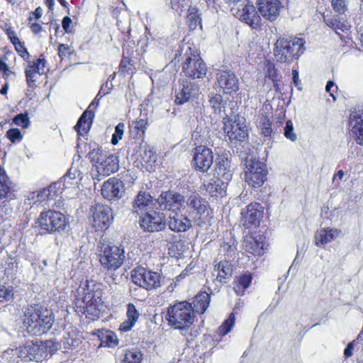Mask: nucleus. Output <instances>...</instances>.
<instances>
[{
    "label": "nucleus",
    "instance_id": "obj_1",
    "mask_svg": "<svg viewBox=\"0 0 363 363\" xmlns=\"http://www.w3.org/2000/svg\"><path fill=\"white\" fill-rule=\"evenodd\" d=\"M52 312L42 306H30L24 312L23 325L26 331L32 335L46 333L52 326Z\"/></svg>",
    "mask_w": 363,
    "mask_h": 363
},
{
    "label": "nucleus",
    "instance_id": "obj_52",
    "mask_svg": "<svg viewBox=\"0 0 363 363\" xmlns=\"http://www.w3.org/2000/svg\"><path fill=\"white\" fill-rule=\"evenodd\" d=\"M43 14V10L40 6L37 7L34 11H30L27 18V26L33 23H39Z\"/></svg>",
    "mask_w": 363,
    "mask_h": 363
},
{
    "label": "nucleus",
    "instance_id": "obj_5",
    "mask_svg": "<svg viewBox=\"0 0 363 363\" xmlns=\"http://www.w3.org/2000/svg\"><path fill=\"white\" fill-rule=\"evenodd\" d=\"M101 297L102 291L100 289L88 291L82 298L77 299V312L92 320L98 319L105 310Z\"/></svg>",
    "mask_w": 363,
    "mask_h": 363
},
{
    "label": "nucleus",
    "instance_id": "obj_13",
    "mask_svg": "<svg viewBox=\"0 0 363 363\" xmlns=\"http://www.w3.org/2000/svg\"><path fill=\"white\" fill-rule=\"evenodd\" d=\"M185 202L184 196L174 191H164L156 199L157 208L168 210L172 213L179 212Z\"/></svg>",
    "mask_w": 363,
    "mask_h": 363
},
{
    "label": "nucleus",
    "instance_id": "obj_21",
    "mask_svg": "<svg viewBox=\"0 0 363 363\" xmlns=\"http://www.w3.org/2000/svg\"><path fill=\"white\" fill-rule=\"evenodd\" d=\"M218 86L227 94L238 90V80L236 76L229 71L220 70L216 74Z\"/></svg>",
    "mask_w": 363,
    "mask_h": 363
},
{
    "label": "nucleus",
    "instance_id": "obj_31",
    "mask_svg": "<svg viewBox=\"0 0 363 363\" xmlns=\"http://www.w3.org/2000/svg\"><path fill=\"white\" fill-rule=\"evenodd\" d=\"M186 204L199 216L203 215L207 211L208 202L196 193H192L188 197Z\"/></svg>",
    "mask_w": 363,
    "mask_h": 363
},
{
    "label": "nucleus",
    "instance_id": "obj_44",
    "mask_svg": "<svg viewBox=\"0 0 363 363\" xmlns=\"http://www.w3.org/2000/svg\"><path fill=\"white\" fill-rule=\"evenodd\" d=\"M143 359L141 352L137 349L127 350L123 358V363H140Z\"/></svg>",
    "mask_w": 363,
    "mask_h": 363
},
{
    "label": "nucleus",
    "instance_id": "obj_11",
    "mask_svg": "<svg viewBox=\"0 0 363 363\" xmlns=\"http://www.w3.org/2000/svg\"><path fill=\"white\" fill-rule=\"evenodd\" d=\"M73 167H71L67 173L57 182H62L63 185L60 190L57 191L56 199H55V206L58 207L61 204V201L65 199H73L77 196L79 189L77 183L73 182L76 178V173L72 172Z\"/></svg>",
    "mask_w": 363,
    "mask_h": 363
},
{
    "label": "nucleus",
    "instance_id": "obj_29",
    "mask_svg": "<svg viewBox=\"0 0 363 363\" xmlns=\"http://www.w3.org/2000/svg\"><path fill=\"white\" fill-rule=\"evenodd\" d=\"M230 11L233 15L240 21L250 25V0L233 3Z\"/></svg>",
    "mask_w": 363,
    "mask_h": 363
},
{
    "label": "nucleus",
    "instance_id": "obj_4",
    "mask_svg": "<svg viewBox=\"0 0 363 363\" xmlns=\"http://www.w3.org/2000/svg\"><path fill=\"white\" fill-rule=\"evenodd\" d=\"M42 233H62L69 226L68 218L60 211L48 210L41 212L35 221Z\"/></svg>",
    "mask_w": 363,
    "mask_h": 363
},
{
    "label": "nucleus",
    "instance_id": "obj_25",
    "mask_svg": "<svg viewBox=\"0 0 363 363\" xmlns=\"http://www.w3.org/2000/svg\"><path fill=\"white\" fill-rule=\"evenodd\" d=\"M252 238L251 254L260 257L264 254L265 250L268 247V244L265 241L266 238L263 235L260 234L253 235ZM262 262V259L257 258L255 261L253 262V264L255 265L254 268H257L261 265Z\"/></svg>",
    "mask_w": 363,
    "mask_h": 363
},
{
    "label": "nucleus",
    "instance_id": "obj_18",
    "mask_svg": "<svg viewBox=\"0 0 363 363\" xmlns=\"http://www.w3.org/2000/svg\"><path fill=\"white\" fill-rule=\"evenodd\" d=\"M18 357L23 360L41 362L45 359L41 342H28L18 349Z\"/></svg>",
    "mask_w": 363,
    "mask_h": 363
},
{
    "label": "nucleus",
    "instance_id": "obj_28",
    "mask_svg": "<svg viewBox=\"0 0 363 363\" xmlns=\"http://www.w3.org/2000/svg\"><path fill=\"white\" fill-rule=\"evenodd\" d=\"M351 131L355 136L357 143L363 145V115L354 113L350 117Z\"/></svg>",
    "mask_w": 363,
    "mask_h": 363
},
{
    "label": "nucleus",
    "instance_id": "obj_64",
    "mask_svg": "<svg viewBox=\"0 0 363 363\" xmlns=\"http://www.w3.org/2000/svg\"><path fill=\"white\" fill-rule=\"evenodd\" d=\"M5 33L6 34L11 44H14V43L19 40L16 30L11 26L6 28Z\"/></svg>",
    "mask_w": 363,
    "mask_h": 363
},
{
    "label": "nucleus",
    "instance_id": "obj_51",
    "mask_svg": "<svg viewBox=\"0 0 363 363\" xmlns=\"http://www.w3.org/2000/svg\"><path fill=\"white\" fill-rule=\"evenodd\" d=\"M13 123L18 126L22 127L23 128H28L30 125V119L28 113L17 114L13 118Z\"/></svg>",
    "mask_w": 363,
    "mask_h": 363
},
{
    "label": "nucleus",
    "instance_id": "obj_38",
    "mask_svg": "<svg viewBox=\"0 0 363 363\" xmlns=\"http://www.w3.org/2000/svg\"><path fill=\"white\" fill-rule=\"evenodd\" d=\"M216 273L217 278H220L221 281L223 279L231 275L232 267L230 264L226 260L220 261L218 263L214 268L213 275Z\"/></svg>",
    "mask_w": 363,
    "mask_h": 363
},
{
    "label": "nucleus",
    "instance_id": "obj_50",
    "mask_svg": "<svg viewBox=\"0 0 363 363\" xmlns=\"http://www.w3.org/2000/svg\"><path fill=\"white\" fill-rule=\"evenodd\" d=\"M125 129V124L123 122L118 123L116 128L115 132L112 135L111 138V143L113 145H116L118 143L119 140H121L123 138Z\"/></svg>",
    "mask_w": 363,
    "mask_h": 363
},
{
    "label": "nucleus",
    "instance_id": "obj_30",
    "mask_svg": "<svg viewBox=\"0 0 363 363\" xmlns=\"http://www.w3.org/2000/svg\"><path fill=\"white\" fill-rule=\"evenodd\" d=\"M118 160H96L95 169L99 176L106 177L116 172L119 168Z\"/></svg>",
    "mask_w": 363,
    "mask_h": 363
},
{
    "label": "nucleus",
    "instance_id": "obj_15",
    "mask_svg": "<svg viewBox=\"0 0 363 363\" xmlns=\"http://www.w3.org/2000/svg\"><path fill=\"white\" fill-rule=\"evenodd\" d=\"M223 130L230 141H243L248 136L246 126L230 117L223 118Z\"/></svg>",
    "mask_w": 363,
    "mask_h": 363
},
{
    "label": "nucleus",
    "instance_id": "obj_20",
    "mask_svg": "<svg viewBox=\"0 0 363 363\" xmlns=\"http://www.w3.org/2000/svg\"><path fill=\"white\" fill-rule=\"evenodd\" d=\"M257 4L259 13L271 21L277 18L283 7L279 0H257Z\"/></svg>",
    "mask_w": 363,
    "mask_h": 363
},
{
    "label": "nucleus",
    "instance_id": "obj_42",
    "mask_svg": "<svg viewBox=\"0 0 363 363\" xmlns=\"http://www.w3.org/2000/svg\"><path fill=\"white\" fill-rule=\"evenodd\" d=\"M186 21L190 30L201 26V18L196 9H192L186 16Z\"/></svg>",
    "mask_w": 363,
    "mask_h": 363
},
{
    "label": "nucleus",
    "instance_id": "obj_32",
    "mask_svg": "<svg viewBox=\"0 0 363 363\" xmlns=\"http://www.w3.org/2000/svg\"><path fill=\"white\" fill-rule=\"evenodd\" d=\"M139 316L140 313L135 308V305L128 303L127 306V320L121 324L119 329L124 332L130 330L135 325Z\"/></svg>",
    "mask_w": 363,
    "mask_h": 363
},
{
    "label": "nucleus",
    "instance_id": "obj_10",
    "mask_svg": "<svg viewBox=\"0 0 363 363\" xmlns=\"http://www.w3.org/2000/svg\"><path fill=\"white\" fill-rule=\"evenodd\" d=\"M131 277L134 284L146 290L155 289L160 286V274L144 267H140L133 269Z\"/></svg>",
    "mask_w": 363,
    "mask_h": 363
},
{
    "label": "nucleus",
    "instance_id": "obj_7",
    "mask_svg": "<svg viewBox=\"0 0 363 363\" xmlns=\"http://www.w3.org/2000/svg\"><path fill=\"white\" fill-rule=\"evenodd\" d=\"M124 248L121 245L103 243L99 250V262L107 270H116L123 263L125 259Z\"/></svg>",
    "mask_w": 363,
    "mask_h": 363
},
{
    "label": "nucleus",
    "instance_id": "obj_33",
    "mask_svg": "<svg viewBox=\"0 0 363 363\" xmlns=\"http://www.w3.org/2000/svg\"><path fill=\"white\" fill-rule=\"evenodd\" d=\"M210 295L206 291L199 293L193 301V311L194 313H203L209 306Z\"/></svg>",
    "mask_w": 363,
    "mask_h": 363
},
{
    "label": "nucleus",
    "instance_id": "obj_3",
    "mask_svg": "<svg viewBox=\"0 0 363 363\" xmlns=\"http://www.w3.org/2000/svg\"><path fill=\"white\" fill-rule=\"evenodd\" d=\"M305 41L302 38H294L288 40L279 38L274 44V55L280 63H291L305 51Z\"/></svg>",
    "mask_w": 363,
    "mask_h": 363
},
{
    "label": "nucleus",
    "instance_id": "obj_60",
    "mask_svg": "<svg viewBox=\"0 0 363 363\" xmlns=\"http://www.w3.org/2000/svg\"><path fill=\"white\" fill-rule=\"evenodd\" d=\"M332 6L333 10L340 14L345 13L347 8V1L346 0H333Z\"/></svg>",
    "mask_w": 363,
    "mask_h": 363
},
{
    "label": "nucleus",
    "instance_id": "obj_9",
    "mask_svg": "<svg viewBox=\"0 0 363 363\" xmlns=\"http://www.w3.org/2000/svg\"><path fill=\"white\" fill-rule=\"evenodd\" d=\"M62 185V182H56L47 188H44L40 191L30 192L27 196L26 203L30 206H33L37 203H44L48 206H55V199H56L57 192Z\"/></svg>",
    "mask_w": 363,
    "mask_h": 363
},
{
    "label": "nucleus",
    "instance_id": "obj_59",
    "mask_svg": "<svg viewBox=\"0 0 363 363\" xmlns=\"http://www.w3.org/2000/svg\"><path fill=\"white\" fill-rule=\"evenodd\" d=\"M284 136L291 141L296 140V135L294 131L293 123L291 121H287L284 128Z\"/></svg>",
    "mask_w": 363,
    "mask_h": 363
},
{
    "label": "nucleus",
    "instance_id": "obj_47",
    "mask_svg": "<svg viewBox=\"0 0 363 363\" xmlns=\"http://www.w3.org/2000/svg\"><path fill=\"white\" fill-rule=\"evenodd\" d=\"M17 54L26 62L30 60V55L25 46L24 42L20 39L12 44Z\"/></svg>",
    "mask_w": 363,
    "mask_h": 363
},
{
    "label": "nucleus",
    "instance_id": "obj_45",
    "mask_svg": "<svg viewBox=\"0 0 363 363\" xmlns=\"http://www.w3.org/2000/svg\"><path fill=\"white\" fill-rule=\"evenodd\" d=\"M235 317L234 313H230L228 318L224 320L223 324L218 328L217 333L221 336L227 335L230 332L235 325Z\"/></svg>",
    "mask_w": 363,
    "mask_h": 363
},
{
    "label": "nucleus",
    "instance_id": "obj_35",
    "mask_svg": "<svg viewBox=\"0 0 363 363\" xmlns=\"http://www.w3.org/2000/svg\"><path fill=\"white\" fill-rule=\"evenodd\" d=\"M135 72V63L130 56H125L124 51L118 65L119 75L125 77L127 74L133 75Z\"/></svg>",
    "mask_w": 363,
    "mask_h": 363
},
{
    "label": "nucleus",
    "instance_id": "obj_56",
    "mask_svg": "<svg viewBox=\"0 0 363 363\" xmlns=\"http://www.w3.org/2000/svg\"><path fill=\"white\" fill-rule=\"evenodd\" d=\"M13 297L12 287H6L0 285V303L4 301L11 300Z\"/></svg>",
    "mask_w": 363,
    "mask_h": 363
},
{
    "label": "nucleus",
    "instance_id": "obj_49",
    "mask_svg": "<svg viewBox=\"0 0 363 363\" xmlns=\"http://www.w3.org/2000/svg\"><path fill=\"white\" fill-rule=\"evenodd\" d=\"M41 347L46 358L48 354L52 355L58 350V343L53 340H48L41 342Z\"/></svg>",
    "mask_w": 363,
    "mask_h": 363
},
{
    "label": "nucleus",
    "instance_id": "obj_39",
    "mask_svg": "<svg viewBox=\"0 0 363 363\" xmlns=\"http://www.w3.org/2000/svg\"><path fill=\"white\" fill-rule=\"evenodd\" d=\"M264 207L259 203H251V225H259L264 216Z\"/></svg>",
    "mask_w": 363,
    "mask_h": 363
},
{
    "label": "nucleus",
    "instance_id": "obj_48",
    "mask_svg": "<svg viewBox=\"0 0 363 363\" xmlns=\"http://www.w3.org/2000/svg\"><path fill=\"white\" fill-rule=\"evenodd\" d=\"M137 153L141 159H152L155 155L153 148L147 143H141Z\"/></svg>",
    "mask_w": 363,
    "mask_h": 363
},
{
    "label": "nucleus",
    "instance_id": "obj_34",
    "mask_svg": "<svg viewBox=\"0 0 363 363\" xmlns=\"http://www.w3.org/2000/svg\"><path fill=\"white\" fill-rule=\"evenodd\" d=\"M82 342V335L75 331L68 333L63 340L64 352H68L69 350H73L77 349Z\"/></svg>",
    "mask_w": 363,
    "mask_h": 363
},
{
    "label": "nucleus",
    "instance_id": "obj_6",
    "mask_svg": "<svg viewBox=\"0 0 363 363\" xmlns=\"http://www.w3.org/2000/svg\"><path fill=\"white\" fill-rule=\"evenodd\" d=\"M182 72L186 77L192 79H202L206 76V65L196 49L188 48L182 64Z\"/></svg>",
    "mask_w": 363,
    "mask_h": 363
},
{
    "label": "nucleus",
    "instance_id": "obj_63",
    "mask_svg": "<svg viewBox=\"0 0 363 363\" xmlns=\"http://www.w3.org/2000/svg\"><path fill=\"white\" fill-rule=\"evenodd\" d=\"M113 86L111 83H108V82H106L103 84L98 92V96L103 97L107 94H108L111 90L113 89Z\"/></svg>",
    "mask_w": 363,
    "mask_h": 363
},
{
    "label": "nucleus",
    "instance_id": "obj_26",
    "mask_svg": "<svg viewBox=\"0 0 363 363\" xmlns=\"http://www.w3.org/2000/svg\"><path fill=\"white\" fill-rule=\"evenodd\" d=\"M174 216H170L168 221V225L171 230L174 232H186L191 227V221L179 212L173 213Z\"/></svg>",
    "mask_w": 363,
    "mask_h": 363
},
{
    "label": "nucleus",
    "instance_id": "obj_19",
    "mask_svg": "<svg viewBox=\"0 0 363 363\" xmlns=\"http://www.w3.org/2000/svg\"><path fill=\"white\" fill-rule=\"evenodd\" d=\"M157 207L156 200L154 201L149 193L140 191L133 202L132 211L133 213L140 215L153 210L154 208H157Z\"/></svg>",
    "mask_w": 363,
    "mask_h": 363
},
{
    "label": "nucleus",
    "instance_id": "obj_53",
    "mask_svg": "<svg viewBox=\"0 0 363 363\" xmlns=\"http://www.w3.org/2000/svg\"><path fill=\"white\" fill-rule=\"evenodd\" d=\"M133 128L136 131V135L143 136L147 128V121L143 118H138L133 123Z\"/></svg>",
    "mask_w": 363,
    "mask_h": 363
},
{
    "label": "nucleus",
    "instance_id": "obj_2",
    "mask_svg": "<svg viewBox=\"0 0 363 363\" xmlns=\"http://www.w3.org/2000/svg\"><path fill=\"white\" fill-rule=\"evenodd\" d=\"M167 316L169 325L182 331L188 330L195 320L192 304L187 301H181L169 307Z\"/></svg>",
    "mask_w": 363,
    "mask_h": 363
},
{
    "label": "nucleus",
    "instance_id": "obj_54",
    "mask_svg": "<svg viewBox=\"0 0 363 363\" xmlns=\"http://www.w3.org/2000/svg\"><path fill=\"white\" fill-rule=\"evenodd\" d=\"M18 357V350L17 349H9L2 354L3 360L7 363H17L16 358Z\"/></svg>",
    "mask_w": 363,
    "mask_h": 363
},
{
    "label": "nucleus",
    "instance_id": "obj_46",
    "mask_svg": "<svg viewBox=\"0 0 363 363\" xmlns=\"http://www.w3.org/2000/svg\"><path fill=\"white\" fill-rule=\"evenodd\" d=\"M118 344V339L115 333L106 331L101 337V345L108 347H114Z\"/></svg>",
    "mask_w": 363,
    "mask_h": 363
},
{
    "label": "nucleus",
    "instance_id": "obj_8",
    "mask_svg": "<svg viewBox=\"0 0 363 363\" xmlns=\"http://www.w3.org/2000/svg\"><path fill=\"white\" fill-rule=\"evenodd\" d=\"M46 65L47 60L43 54L38 59L27 62L24 72L29 90L33 91L38 87L40 77L45 74Z\"/></svg>",
    "mask_w": 363,
    "mask_h": 363
},
{
    "label": "nucleus",
    "instance_id": "obj_58",
    "mask_svg": "<svg viewBox=\"0 0 363 363\" xmlns=\"http://www.w3.org/2000/svg\"><path fill=\"white\" fill-rule=\"evenodd\" d=\"M6 137L11 143L20 141L23 138L21 132L18 128H10L6 132Z\"/></svg>",
    "mask_w": 363,
    "mask_h": 363
},
{
    "label": "nucleus",
    "instance_id": "obj_57",
    "mask_svg": "<svg viewBox=\"0 0 363 363\" xmlns=\"http://www.w3.org/2000/svg\"><path fill=\"white\" fill-rule=\"evenodd\" d=\"M272 124L269 121V119L266 116H263L260 119V128L262 130V134L264 136L270 135L272 133Z\"/></svg>",
    "mask_w": 363,
    "mask_h": 363
},
{
    "label": "nucleus",
    "instance_id": "obj_62",
    "mask_svg": "<svg viewBox=\"0 0 363 363\" xmlns=\"http://www.w3.org/2000/svg\"><path fill=\"white\" fill-rule=\"evenodd\" d=\"M267 74L268 77L274 82V86L276 88V90H277L279 89L278 84L276 82L277 81V73L274 67L269 65L267 67Z\"/></svg>",
    "mask_w": 363,
    "mask_h": 363
},
{
    "label": "nucleus",
    "instance_id": "obj_27",
    "mask_svg": "<svg viewBox=\"0 0 363 363\" xmlns=\"http://www.w3.org/2000/svg\"><path fill=\"white\" fill-rule=\"evenodd\" d=\"M197 86L194 83L185 82L182 84V89L177 93L174 103L177 105H182L188 102L196 94Z\"/></svg>",
    "mask_w": 363,
    "mask_h": 363
},
{
    "label": "nucleus",
    "instance_id": "obj_22",
    "mask_svg": "<svg viewBox=\"0 0 363 363\" xmlns=\"http://www.w3.org/2000/svg\"><path fill=\"white\" fill-rule=\"evenodd\" d=\"M268 170L266 164L260 160H251V186L257 188L267 181Z\"/></svg>",
    "mask_w": 363,
    "mask_h": 363
},
{
    "label": "nucleus",
    "instance_id": "obj_17",
    "mask_svg": "<svg viewBox=\"0 0 363 363\" xmlns=\"http://www.w3.org/2000/svg\"><path fill=\"white\" fill-rule=\"evenodd\" d=\"M140 227L147 232H157L165 228L163 213L151 210L146 212L140 220Z\"/></svg>",
    "mask_w": 363,
    "mask_h": 363
},
{
    "label": "nucleus",
    "instance_id": "obj_23",
    "mask_svg": "<svg viewBox=\"0 0 363 363\" xmlns=\"http://www.w3.org/2000/svg\"><path fill=\"white\" fill-rule=\"evenodd\" d=\"M77 155L79 158L88 157V159H111L112 155L107 156L104 150L98 145H94L93 147L90 143H77Z\"/></svg>",
    "mask_w": 363,
    "mask_h": 363
},
{
    "label": "nucleus",
    "instance_id": "obj_37",
    "mask_svg": "<svg viewBox=\"0 0 363 363\" xmlns=\"http://www.w3.org/2000/svg\"><path fill=\"white\" fill-rule=\"evenodd\" d=\"M250 286V274L237 277L234 281V290L237 295L242 296Z\"/></svg>",
    "mask_w": 363,
    "mask_h": 363
},
{
    "label": "nucleus",
    "instance_id": "obj_36",
    "mask_svg": "<svg viewBox=\"0 0 363 363\" xmlns=\"http://www.w3.org/2000/svg\"><path fill=\"white\" fill-rule=\"evenodd\" d=\"M226 186V183L223 182L219 179L211 181L207 184H204L206 190L212 196H217L218 194L223 196L225 191Z\"/></svg>",
    "mask_w": 363,
    "mask_h": 363
},
{
    "label": "nucleus",
    "instance_id": "obj_41",
    "mask_svg": "<svg viewBox=\"0 0 363 363\" xmlns=\"http://www.w3.org/2000/svg\"><path fill=\"white\" fill-rule=\"evenodd\" d=\"M209 104L216 113H220L223 111L226 104L223 96L219 94L213 95L209 99Z\"/></svg>",
    "mask_w": 363,
    "mask_h": 363
},
{
    "label": "nucleus",
    "instance_id": "obj_16",
    "mask_svg": "<svg viewBox=\"0 0 363 363\" xmlns=\"http://www.w3.org/2000/svg\"><path fill=\"white\" fill-rule=\"evenodd\" d=\"M101 98L102 97L99 98L98 94H96L94 99L89 107L82 113L78 119L77 124L74 126V129L77 133L78 140L80 139L81 136H84L89 132L94 118V112L91 111L90 108L93 105L98 106Z\"/></svg>",
    "mask_w": 363,
    "mask_h": 363
},
{
    "label": "nucleus",
    "instance_id": "obj_43",
    "mask_svg": "<svg viewBox=\"0 0 363 363\" xmlns=\"http://www.w3.org/2000/svg\"><path fill=\"white\" fill-rule=\"evenodd\" d=\"M213 155L211 148L200 145L194 149L193 159H213Z\"/></svg>",
    "mask_w": 363,
    "mask_h": 363
},
{
    "label": "nucleus",
    "instance_id": "obj_12",
    "mask_svg": "<svg viewBox=\"0 0 363 363\" xmlns=\"http://www.w3.org/2000/svg\"><path fill=\"white\" fill-rule=\"evenodd\" d=\"M92 216V225L96 230H103L108 228L113 219L112 209L108 206L96 203L90 208Z\"/></svg>",
    "mask_w": 363,
    "mask_h": 363
},
{
    "label": "nucleus",
    "instance_id": "obj_14",
    "mask_svg": "<svg viewBox=\"0 0 363 363\" xmlns=\"http://www.w3.org/2000/svg\"><path fill=\"white\" fill-rule=\"evenodd\" d=\"M124 194L125 185L121 179L116 177H111L105 181L101 188V194L108 201H118Z\"/></svg>",
    "mask_w": 363,
    "mask_h": 363
},
{
    "label": "nucleus",
    "instance_id": "obj_24",
    "mask_svg": "<svg viewBox=\"0 0 363 363\" xmlns=\"http://www.w3.org/2000/svg\"><path fill=\"white\" fill-rule=\"evenodd\" d=\"M341 230L335 228H323L315 233V245L323 247L325 245L334 241L341 235Z\"/></svg>",
    "mask_w": 363,
    "mask_h": 363
},
{
    "label": "nucleus",
    "instance_id": "obj_40",
    "mask_svg": "<svg viewBox=\"0 0 363 363\" xmlns=\"http://www.w3.org/2000/svg\"><path fill=\"white\" fill-rule=\"evenodd\" d=\"M325 22L327 26L333 28L338 35H340V31L345 32L350 27L346 21H341L337 18H325Z\"/></svg>",
    "mask_w": 363,
    "mask_h": 363
},
{
    "label": "nucleus",
    "instance_id": "obj_55",
    "mask_svg": "<svg viewBox=\"0 0 363 363\" xmlns=\"http://www.w3.org/2000/svg\"><path fill=\"white\" fill-rule=\"evenodd\" d=\"M192 165L196 170L206 172L213 164V160H192Z\"/></svg>",
    "mask_w": 363,
    "mask_h": 363
},
{
    "label": "nucleus",
    "instance_id": "obj_61",
    "mask_svg": "<svg viewBox=\"0 0 363 363\" xmlns=\"http://www.w3.org/2000/svg\"><path fill=\"white\" fill-rule=\"evenodd\" d=\"M58 55L61 59H64L71 55V47L67 44H60L58 46Z\"/></svg>",
    "mask_w": 363,
    "mask_h": 363
}]
</instances>
